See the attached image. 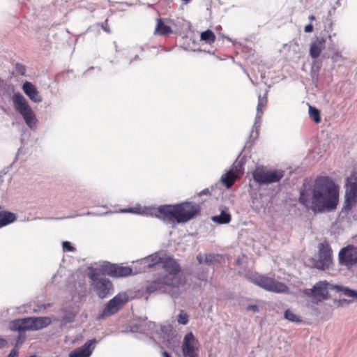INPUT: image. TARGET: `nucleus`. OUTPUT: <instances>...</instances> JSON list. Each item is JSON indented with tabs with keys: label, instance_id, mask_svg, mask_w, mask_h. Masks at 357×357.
Masks as SVG:
<instances>
[{
	"label": "nucleus",
	"instance_id": "nucleus-48",
	"mask_svg": "<svg viewBox=\"0 0 357 357\" xmlns=\"http://www.w3.org/2000/svg\"><path fill=\"white\" fill-rule=\"evenodd\" d=\"M339 302L340 305H343L344 303H349L351 301L347 299H341Z\"/></svg>",
	"mask_w": 357,
	"mask_h": 357
},
{
	"label": "nucleus",
	"instance_id": "nucleus-36",
	"mask_svg": "<svg viewBox=\"0 0 357 357\" xmlns=\"http://www.w3.org/2000/svg\"><path fill=\"white\" fill-rule=\"evenodd\" d=\"M177 321L179 324L186 325L189 321V316L184 310H180L177 317Z\"/></svg>",
	"mask_w": 357,
	"mask_h": 357
},
{
	"label": "nucleus",
	"instance_id": "nucleus-53",
	"mask_svg": "<svg viewBox=\"0 0 357 357\" xmlns=\"http://www.w3.org/2000/svg\"><path fill=\"white\" fill-rule=\"evenodd\" d=\"M86 215H96V214L95 213H93V212H87V213H86Z\"/></svg>",
	"mask_w": 357,
	"mask_h": 357
},
{
	"label": "nucleus",
	"instance_id": "nucleus-18",
	"mask_svg": "<svg viewBox=\"0 0 357 357\" xmlns=\"http://www.w3.org/2000/svg\"><path fill=\"white\" fill-rule=\"evenodd\" d=\"M160 337L162 343L168 348H174L178 342V339L171 325H165L160 327Z\"/></svg>",
	"mask_w": 357,
	"mask_h": 357
},
{
	"label": "nucleus",
	"instance_id": "nucleus-10",
	"mask_svg": "<svg viewBox=\"0 0 357 357\" xmlns=\"http://www.w3.org/2000/svg\"><path fill=\"white\" fill-rule=\"evenodd\" d=\"M256 285L272 292L285 293L289 291L288 287L283 282L265 275H258L252 279Z\"/></svg>",
	"mask_w": 357,
	"mask_h": 357
},
{
	"label": "nucleus",
	"instance_id": "nucleus-12",
	"mask_svg": "<svg viewBox=\"0 0 357 357\" xmlns=\"http://www.w3.org/2000/svg\"><path fill=\"white\" fill-rule=\"evenodd\" d=\"M128 301V296L126 293L118 294L107 303L99 317H108L116 313Z\"/></svg>",
	"mask_w": 357,
	"mask_h": 357
},
{
	"label": "nucleus",
	"instance_id": "nucleus-42",
	"mask_svg": "<svg viewBox=\"0 0 357 357\" xmlns=\"http://www.w3.org/2000/svg\"><path fill=\"white\" fill-rule=\"evenodd\" d=\"M246 310L248 311H252L254 313H257L259 312V308L257 305H249L246 307Z\"/></svg>",
	"mask_w": 357,
	"mask_h": 357
},
{
	"label": "nucleus",
	"instance_id": "nucleus-23",
	"mask_svg": "<svg viewBox=\"0 0 357 357\" xmlns=\"http://www.w3.org/2000/svg\"><path fill=\"white\" fill-rule=\"evenodd\" d=\"M22 90L33 102L40 103L43 101V98L39 91L31 82L26 81L22 85Z\"/></svg>",
	"mask_w": 357,
	"mask_h": 357
},
{
	"label": "nucleus",
	"instance_id": "nucleus-51",
	"mask_svg": "<svg viewBox=\"0 0 357 357\" xmlns=\"http://www.w3.org/2000/svg\"><path fill=\"white\" fill-rule=\"evenodd\" d=\"M122 211L123 212H133L134 211V208H130L129 209H125V210H123Z\"/></svg>",
	"mask_w": 357,
	"mask_h": 357
},
{
	"label": "nucleus",
	"instance_id": "nucleus-41",
	"mask_svg": "<svg viewBox=\"0 0 357 357\" xmlns=\"http://www.w3.org/2000/svg\"><path fill=\"white\" fill-rule=\"evenodd\" d=\"M15 69L22 75H24L26 73V68L22 63H16L15 64Z\"/></svg>",
	"mask_w": 357,
	"mask_h": 357
},
{
	"label": "nucleus",
	"instance_id": "nucleus-33",
	"mask_svg": "<svg viewBox=\"0 0 357 357\" xmlns=\"http://www.w3.org/2000/svg\"><path fill=\"white\" fill-rule=\"evenodd\" d=\"M321 63L317 59H313L311 66V76L314 79L317 77L321 68Z\"/></svg>",
	"mask_w": 357,
	"mask_h": 357
},
{
	"label": "nucleus",
	"instance_id": "nucleus-13",
	"mask_svg": "<svg viewBox=\"0 0 357 357\" xmlns=\"http://www.w3.org/2000/svg\"><path fill=\"white\" fill-rule=\"evenodd\" d=\"M100 268L103 274L114 278L127 277L134 273L132 268L129 266H122L109 262L104 263Z\"/></svg>",
	"mask_w": 357,
	"mask_h": 357
},
{
	"label": "nucleus",
	"instance_id": "nucleus-37",
	"mask_svg": "<svg viewBox=\"0 0 357 357\" xmlns=\"http://www.w3.org/2000/svg\"><path fill=\"white\" fill-rule=\"evenodd\" d=\"M164 258H161L157 253L151 255L148 257V260L149 261V264H151V266L153 267L154 266L161 263Z\"/></svg>",
	"mask_w": 357,
	"mask_h": 357
},
{
	"label": "nucleus",
	"instance_id": "nucleus-31",
	"mask_svg": "<svg viewBox=\"0 0 357 357\" xmlns=\"http://www.w3.org/2000/svg\"><path fill=\"white\" fill-rule=\"evenodd\" d=\"M200 38L202 40L209 45L214 43L215 40V36L210 29L203 31L200 35Z\"/></svg>",
	"mask_w": 357,
	"mask_h": 357
},
{
	"label": "nucleus",
	"instance_id": "nucleus-2",
	"mask_svg": "<svg viewBox=\"0 0 357 357\" xmlns=\"http://www.w3.org/2000/svg\"><path fill=\"white\" fill-rule=\"evenodd\" d=\"M159 211L169 222L174 218L177 223H185L197 217L201 211L198 204L185 202L175 205H160Z\"/></svg>",
	"mask_w": 357,
	"mask_h": 357
},
{
	"label": "nucleus",
	"instance_id": "nucleus-21",
	"mask_svg": "<svg viewBox=\"0 0 357 357\" xmlns=\"http://www.w3.org/2000/svg\"><path fill=\"white\" fill-rule=\"evenodd\" d=\"M96 342V339L86 341L82 346L70 352L69 357H89L94 350L93 344Z\"/></svg>",
	"mask_w": 357,
	"mask_h": 357
},
{
	"label": "nucleus",
	"instance_id": "nucleus-29",
	"mask_svg": "<svg viewBox=\"0 0 357 357\" xmlns=\"http://www.w3.org/2000/svg\"><path fill=\"white\" fill-rule=\"evenodd\" d=\"M211 220L218 224H227L231 221V215L225 211H222L220 215L213 216Z\"/></svg>",
	"mask_w": 357,
	"mask_h": 357
},
{
	"label": "nucleus",
	"instance_id": "nucleus-27",
	"mask_svg": "<svg viewBox=\"0 0 357 357\" xmlns=\"http://www.w3.org/2000/svg\"><path fill=\"white\" fill-rule=\"evenodd\" d=\"M172 33V28L164 23L162 19L157 20V25L155 29V33L160 36H167Z\"/></svg>",
	"mask_w": 357,
	"mask_h": 357
},
{
	"label": "nucleus",
	"instance_id": "nucleus-19",
	"mask_svg": "<svg viewBox=\"0 0 357 357\" xmlns=\"http://www.w3.org/2000/svg\"><path fill=\"white\" fill-rule=\"evenodd\" d=\"M267 100L266 97L261 98L259 95L258 97V104L257 106V114L255 120V123L252 127V130L250 135V139H256L259 135V129L260 128L261 118L263 116V111L261 107L266 104Z\"/></svg>",
	"mask_w": 357,
	"mask_h": 357
},
{
	"label": "nucleus",
	"instance_id": "nucleus-3",
	"mask_svg": "<svg viewBox=\"0 0 357 357\" xmlns=\"http://www.w3.org/2000/svg\"><path fill=\"white\" fill-rule=\"evenodd\" d=\"M86 275L90 281L91 289L101 299L107 298L114 294L112 282L105 277L101 268L88 266Z\"/></svg>",
	"mask_w": 357,
	"mask_h": 357
},
{
	"label": "nucleus",
	"instance_id": "nucleus-25",
	"mask_svg": "<svg viewBox=\"0 0 357 357\" xmlns=\"http://www.w3.org/2000/svg\"><path fill=\"white\" fill-rule=\"evenodd\" d=\"M33 331L41 330L51 323V319L47 317H32Z\"/></svg>",
	"mask_w": 357,
	"mask_h": 357
},
{
	"label": "nucleus",
	"instance_id": "nucleus-4",
	"mask_svg": "<svg viewBox=\"0 0 357 357\" xmlns=\"http://www.w3.org/2000/svg\"><path fill=\"white\" fill-rule=\"evenodd\" d=\"M12 101L15 109L22 115L26 125L31 130L35 129L38 120L26 98L20 92H16L13 95Z\"/></svg>",
	"mask_w": 357,
	"mask_h": 357
},
{
	"label": "nucleus",
	"instance_id": "nucleus-49",
	"mask_svg": "<svg viewBox=\"0 0 357 357\" xmlns=\"http://www.w3.org/2000/svg\"><path fill=\"white\" fill-rule=\"evenodd\" d=\"M102 29L106 31L107 33H110V29L109 28H108L107 26H105V25H102Z\"/></svg>",
	"mask_w": 357,
	"mask_h": 357
},
{
	"label": "nucleus",
	"instance_id": "nucleus-28",
	"mask_svg": "<svg viewBox=\"0 0 357 357\" xmlns=\"http://www.w3.org/2000/svg\"><path fill=\"white\" fill-rule=\"evenodd\" d=\"M160 206L158 208L155 207H149L145 208V210L143 211V213L146 215H149L151 216H154L161 220H162L165 223H169V219H165V215L161 214V212L159 211Z\"/></svg>",
	"mask_w": 357,
	"mask_h": 357
},
{
	"label": "nucleus",
	"instance_id": "nucleus-16",
	"mask_svg": "<svg viewBox=\"0 0 357 357\" xmlns=\"http://www.w3.org/2000/svg\"><path fill=\"white\" fill-rule=\"evenodd\" d=\"M181 349L183 357H198L197 340L192 333L185 335Z\"/></svg>",
	"mask_w": 357,
	"mask_h": 357
},
{
	"label": "nucleus",
	"instance_id": "nucleus-47",
	"mask_svg": "<svg viewBox=\"0 0 357 357\" xmlns=\"http://www.w3.org/2000/svg\"><path fill=\"white\" fill-rule=\"evenodd\" d=\"M197 259L200 264L204 263V258L201 255L197 257Z\"/></svg>",
	"mask_w": 357,
	"mask_h": 357
},
{
	"label": "nucleus",
	"instance_id": "nucleus-17",
	"mask_svg": "<svg viewBox=\"0 0 357 357\" xmlns=\"http://www.w3.org/2000/svg\"><path fill=\"white\" fill-rule=\"evenodd\" d=\"M326 33H320L312 40L309 54L312 59H317L321 54V52L325 49L326 40Z\"/></svg>",
	"mask_w": 357,
	"mask_h": 357
},
{
	"label": "nucleus",
	"instance_id": "nucleus-8",
	"mask_svg": "<svg viewBox=\"0 0 357 357\" xmlns=\"http://www.w3.org/2000/svg\"><path fill=\"white\" fill-rule=\"evenodd\" d=\"M344 203L342 211L348 213L357 203V175L351 174L346 180Z\"/></svg>",
	"mask_w": 357,
	"mask_h": 357
},
{
	"label": "nucleus",
	"instance_id": "nucleus-50",
	"mask_svg": "<svg viewBox=\"0 0 357 357\" xmlns=\"http://www.w3.org/2000/svg\"><path fill=\"white\" fill-rule=\"evenodd\" d=\"M162 357H171L170 354L166 351H162Z\"/></svg>",
	"mask_w": 357,
	"mask_h": 357
},
{
	"label": "nucleus",
	"instance_id": "nucleus-22",
	"mask_svg": "<svg viewBox=\"0 0 357 357\" xmlns=\"http://www.w3.org/2000/svg\"><path fill=\"white\" fill-rule=\"evenodd\" d=\"M155 327V324L151 321H146V319L139 320L130 326V331L132 333H139L151 335Z\"/></svg>",
	"mask_w": 357,
	"mask_h": 357
},
{
	"label": "nucleus",
	"instance_id": "nucleus-11",
	"mask_svg": "<svg viewBox=\"0 0 357 357\" xmlns=\"http://www.w3.org/2000/svg\"><path fill=\"white\" fill-rule=\"evenodd\" d=\"M244 165L245 161L243 160V158L236 160L232 164L230 169L222 175L221 181L227 188H230L234 183L236 179L238 178L240 175L243 174Z\"/></svg>",
	"mask_w": 357,
	"mask_h": 357
},
{
	"label": "nucleus",
	"instance_id": "nucleus-35",
	"mask_svg": "<svg viewBox=\"0 0 357 357\" xmlns=\"http://www.w3.org/2000/svg\"><path fill=\"white\" fill-rule=\"evenodd\" d=\"M18 332V334L17 335L16 340H15V347H19L23 344L24 341L26 339V335L25 334L24 331H16Z\"/></svg>",
	"mask_w": 357,
	"mask_h": 357
},
{
	"label": "nucleus",
	"instance_id": "nucleus-24",
	"mask_svg": "<svg viewBox=\"0 0 357 357\" xmlns=\"http://www.w3.org/2000/svg\"><path fill=\"white\" fill-rule=\"evenodd\" d=\"M331 289H334L337 292H342L346 296L353 298L357 301V290L351 289L348 287L340 286L338 284L331 285Z\"/></svg>",
	"mask_w": 357,
	"mask_h": 357
},
{
	"label": "nucleus",
	"instance_id": "nucleus-45",
	"mask_svg": "<svg viewBox=\"0 0 357 357\" xmlns=\"http://www.w3.org/2000/svg\"><path fill=\"white\" fill-rule=\"evenodd\" d=\"M8 342L6 339L0 337V349L4 347L7 344Z\"/></svg>",
	"mask_w": 357,
	"mask_h": 357
},
{
	"label": "nucleus",
	"instance_id": "nucleus-1",
	"mask_svg": "<svg viewBox=\"0 0 357 357\" xmlns=\"http://www.w3.org/2000/svg\"><path fill=\"white\" fill-rule=\"evenodd\" d=\"M299 202L314 213L330 212L335 210L339 201V188L328 176H319L311 189L300 192Z\"/></svg>",
	"mask_w": 357,
	"mask_h": 357
},
{
	"label": "nucleus",
	"instance_id": "nucleus-39",
	"mask_svg": "<svg viewBox=\"0 0 357 357\" xmlns=\"http://www.w3.org/2000/svg\"><path fill=\"white\" fill-rule=\"evenodd\" d=\"M75 314L73 312H67L64 314L63 320L66 323H72L75 321Z\"/></svg>",
	"mask_w": 357,
	"mask_h": 357
},
{
	"label": "nucleus",
	"instance_id": "nucleus-34",
	"mask_svg": "<svg viewBox=\"0 0 357 357\" xmlns=\"http://www.w3.org/2000/svg\"><path fill=\"white\" fill-rule=\"evenodd\" d=\"M220 256L219 255L215 254H208L206 255L204 257V264L207 265L214 264L216 262H218L220 260Z\"/></svg>",
	"mask_w": 357,
	"mask_h": 357
},
{
	"label": "nucleus",
	"instance_id": "nucleus-9",
	"mask_svg": "<svg viewBox=\"0 0 357 357\" xmlns=\"http://www.w3.org/2000/svg\"><path fill=\"white\" fill-rule=\"evenodd\" d=\"M328 283L326 281H319L310 289L303 290L304 295L310 298L314 304H319L328 298Z\"/></svg>",
	"mask_w": 357,
	"mask_h": 357
},
{
	"label": "nucleus",
	"instance_id": "nucleus-15",
	"mask_svg": "<svg viewBox=\"0 0 357 357\" xmlns=\"http://www.w3.org/2000/svg\"><path fill=\"white\" fill-rule=\"evenodd\" d=\"M339 262L349 267L357 264V247L347 245L342 248L339 252Z\"/></svg>",
	"mask_w": 357,
	"mask_h": 357
},
{
	"label": "nucleus",
	"instance_id": "nucleus-44",
	"mask_svg": "<svg viewBox=\"0 0 357 357\" xmlns=\"http://www.w3.org/2000/svg\"><path fill=\"white\" fill-rule=\"evenodd\" d=\"M18 352L15 349H12L6 357H17Z\"/></svg>",
	"mask_w": 357,
	"mask_h": 357
},
{
	"label": "nucleus",
	"instance_id": "nucleus-32",
	"mask_svg": "<svg viewBox=\"0 0 357 357\" xmlns=\"http://www.w3.org/2000/svg\"><path fill=\"white\" fill-rule=\"evenodd\" d=\"M309 115L315 123L321 121L320 112L316 107L309 105Z\"/></svg>",
	"mask_w": 357,
	"mask_h": 357
},
{
	"label": "nucleus",
	"instance_id": "nucleus-26",
	"mask_svg": "<svg viewBox=\"0 0 357 357\" xmlns=\"http://www.w3.org/2000/svg\"><path fill=\"white\" fill-rule=\"evenodd\" d=\"M15 219V213L6 211H0V227L13 222Z\"/></svg>",
	"mask_w": 357,
	"mask_h": 357
},
{
	"label": "nucleus",
	"instance_id": "nucleus-40",
	"mask_svg": "<svg viewBox=\"0 0 357 357\" xmlns=\"http://www.w3.org/2000/svg\"><path fill=\"white\" fill-rule=\"evenodd\" d=\"M62 246L65 252H73L75 250L69 241H63Z\"/></svg>",
	"mask_w": 357,
	"mask_h": 357
},
{
	"label": "nucleus",
	"instance_id": "nucleus-30",
	"mask_svg": "<svg viewBox=\"0 0 357 357\" xmlns=\"http://www.w3.org/2000/svg\"><path fill=\"white\" fill-rule=\"evenodd\" d=\"M137 264H139V267L138 268H135L134 274H137L141 272H145L147 268H152L151 264H149V261L148 260V257L137 261Z\"/></svg>",
	"mask_w": 357,
	"mask_h": 357
},
{
	"label": "nucleus",
	"instance_id": "nucleus-52",
	"mask_svg": "<svg viewBox=\"0 0 357 357\" xmlns=\"http://www.w3.org/2000/svg\"><path fill=\"white\" fill-rule=\"evenodd\" d=\"M309 20L312 21V20H315V17L314 15H310L309 16Z\"/></svg>",
	"mask_w": 357,
	"mask_h": 357
},
{
	"label": "nucleus",
	"instance_id": "nucleus-20",
	"mask_svg": "<svg viewBox=\"0 0 357 357\" xmlns=\"http://www.w3.org/2000/svg\"><path fill=\"white\" fill-rule=\"evenodd\" d=\"M9 329L11 331H33L32 317L16 319L9 324Z\"/></svg>",
	"mask_w": 357,
	"mask_h": 357
},
{
	"label": "nucleus",
	"instance_id": "nucleus-54",
	"mask_svg": "<svg viewBox=\"0 0 357 357\" xmlns=\"http://www.w3.org/2000/svg\"><path fill=\"white\" fill-rule=\"evenodd\" d=\"M135 59H138V56H135Z\"/></svg>",
	"mask_w": 357,
	"mask_h": 357
},
{
	"label": "nucleus",
	"instance_id": "nucleus-46",
	"mask_svg": "<svg viewBox=\"0 0 357 357\" xmlns=\"http://www.w3.org/2000/svg\"><path fill=\"white\" fill-rule=\"evenodd\" d=\"M209 194V190L208 189L206 188V189H204L203 190H202L199 194L198 195L199 196H202L203 195H208Z\"/></svg>",
	"mask_w": 357,
	"mask_h": 357
},
{
	"label": "nucleus",
	"instance_id": "nucleus-38",
	"mask_svg": "<svg viewBox=\"0 0 357 357\" xmlns=\"http://www.w3.org/2000/svg\"><path fill=\"white\" fill-rule=\"evenodd\" d=\"M284 318L292 322L298 323L301 322V320L290 310H287L284 312Z\"/></svg>",
	"mask_w": 357,
	"mask_h": 357
},
{
	"label": "nucleus",
	"instance_id": "nucleus-43",
	"mask_svg": "<svg viewBox=\"0 0 357 357\" xmlns=\"http://www.w3.org/2000/svg\"><path fill=\"white\" fill-rule=\"evenodd\" d=\"M304 30L306 33H310L313 31V25L312 24H307L305 28H304Z\"/></svg>",
	"mask_w": 357,
	"mask_h": 357
},
{
	"label": "nucleus",
	"instance_id": "nucleus-5",
	"mask_svg": "<svg viewBox=\"0 0 357 357\" xmlns=\"http://www.w3.org/2000/svg\"><path fill=\"white\" fill-rule=\"evenodd\" d=\"M176 280H172L170 276L166 278L164 280H153L149 282L146 287L148 294L153 293H168L172 298H178L180 294V290L178 286L174 285Z\"/></svg>",
	"mask_w": 357,
	"mask_h": 357
},
{
	"label": "nucleus",
	"instance_id": "nucleus-6",
	"mask_svg": "<svg viewBox=\"0 0 357 357\" xmlns=\"http://www.w3.org/2000/svg\"><path fill=\"white\" fill-rule=\"evenodd\" d=\"M284 171L282 169L268 170L266 167H257L252 172L254 181L259 185H268L279 182L284 176Z\"/></svg>",
	"mask_w": 357,
	"mask_h": 357
},
{
	"label": "nucleus",
	"instance_id": "nucleus-7",
	"mask_svg": "<svg viewBox=\"0 0 357 357\" xmlns=\"http://www.w3.org/2000/svg\"><path fill=\"white\" fill-rule=\"evenodd\" d=\"M314 261V266L321 271L329 269L333 265V251L327 242L318 245V252Z\"/></svg>",
	"mask_w": 357,
	"mask_h": 357
},
{
	"label": "nucleus",
	"instance_id": "nucleus-14",
	"mask_svg": "<svg viewBox=\"0 0 357 357\" xmlns=\"http://www.w3.org/2000/svg\"><path fill=\"white\" fill-rule=\"evenodd\" d=\"M162 266L164 268L165 273H160L155 280H164L165 278L172 277V280H176V275L180 271V266L172 257H166L162 261Z\"/></svg>",
	"mask_w": 357,
	"mask_h": 357
}]
</instances>
